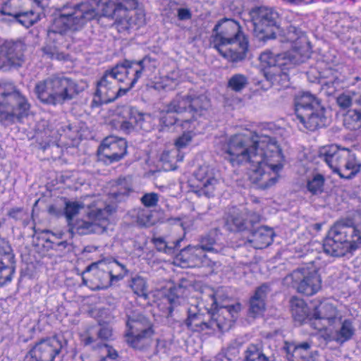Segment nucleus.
I'll return each mask as SVG.
<instances>
[{"label": "nucleus", "instance_id": "1", "mask_svg": "<svg viewBox=\"0 0 361 361\" xmlns=\"http://www.w3.org/2000/svg\"><path fill=\"white\" fill-rule=\"evenodd\" d=\"M216 150L233 166L251 163L250 181L259 188L275 185L285 164L277 142L267 135H258L244 129L216 142Z\"/></svg>", "mask_w": 361, "mask_h": 361}, {"label": "nucleus", "instance_id": "2", "mask_svg": "<svg viewBox=\"0 0 361 361\" xmlns=\"http://www.w3.org/2000/svg\"><path fill=\"white\" fill-rule=\"evenodd\" d=\"M102 16L114 20V25L118 32L128 33L146 23V14L137 0H84L80 4L63 6L54 16L48 31L50 39L56 34L81 28L87 21Z\"/></svg>", "mask_w": 361, "mask_h": 361}, {"label": "nucleus", "instance_id": "3", "mask_svg": "<svg viewBox=\"0 0 361 361\" xmlns=\"http://www.w3.org/2000/svg\"><path fill=\"white\" fill-rule=\"evenodd\" d=\"M281 41L283 43V49L291 48L293 54L266 50L259 57L265 78L273 84L279 83L281 80L288 81L286 71L308 57L307 38L304 33L295 27L290 26Z\"/></svg>", "mask_w": 361, "mask_h": 361}, {"label": "nucleus", "instance_id": "4", "mask_svg": "<svg viewBox=\"0 0 361 361\" xmlns=\"http://www.w3.org/2000/svg\"><path fill=\"white\" fill-rule=\"evenodd\" d=\"M115 207L99 196L85 197L82 202H66L64 214L73 233H103L110 224Z\"/></svg>", "mask_w": 361, "mask_h": 361}, {"label": "nucleus", "instance_id": "5", "mask_svg": "<svg viewBox=\"0 0 361 361\" xmlns=\"http://www.w3.org/2000/svg\"><path fill=\"white\" fill-rule=\"evenodd\" d=\"M219 290L215 293L209 294L212 302L211 307H207L209 322H205L202 314L197 312L195 308L188 310V317L186 319V325L191 330L200 331L206 329L213 331L219 330L224 331L228 330L237 319L241 310V305L236 302L231 305L220 306L218 307L221 300Z\"/></svg>", "mask_w": 361, "mask_h": 361}, {"label": "nucleus", "instance_id": "6", "mask_svg": "<svg viewBox=\"0 0 361 361\" xmlns=\"http://www.w3.org/2000/svg\"><path fill=\"white\" fill-rule=\"evenodd\" d=\"M214 30V47L224 58L230 61L245 59L248 50V42L236 21L224 19L215 26Z\"/></svg>", "mask_w": 361, "mask_h": 361}, {"label": "nucleus", "instance_id": "7", "mask_svg": "<svg viewBox=\"0 0 361 361\" xmlns=\"http://www.w3.org/2000/svg\"><path fill=\"white\" fill-rule=\"evenodd\" d=\"M361 245V221L354 225L343 222L335 224L324 240L325 253L336 257L355 251Z\"/></svg>", "mask_w": 361, "mask_h": 361}, {"label": "nucleus", "instance_id": "8", "mask_svg": "<svg viewBox=\"0 0 361 361\" xmlns=\"http://www.w3.org/2000/svg\"><path fill=\"white\" fill-rule=\"evenodd\" d=\"M79 92L73 80L61 75L39 81L35 87V93L42 103L54 106L73 99Z\"/></svg>", "mask_w": 361, "mask_h": 361}, {"label": "nucleus", "instance_id": "9", "mask_svg": "<svg viewBox=\"0 0 361 361\" xmlns=\"http://www.w3.org/2000/svg\"><path fill=\"white\" fill-rule=\"evenodd\" d=\"M30 104L27 99L11 83H0V121L4 124L13 123L30 114Z\"/></svg>", "mask_w": 361, "mask_h": 361}, {"label": "nucleus", "instance_id": "10", "mask_svg": "<svg viewBox=\"0 0 361 361\" xmlns=\"http://www.w3.org/2000/svg\"><path fill=\"white\" fill-rule=\"evenodd\" d=\"M325 109L319 100L309 92H302L295 98V113L298 119L310 130L324 125Z\"/></svg>", "mask_w": 361, "mask_h": 361}, {"label": "nucleus", "instance_id": "11", "mask_svg": "<svg viewBox=\"0 0 361 361\" xmlns=\"http://www.w3.org/2000/svg\"><path fill=\"white\" fill-rule=\"evenodd\" d=\"M322 278L313 264L302 267L284 279V283L290 285L298 293L307 296L317 293L322 288Z\"/></svg>", "mask_w": 361, "mask_h": 361}, {"label": "nucleus", "instance_id": "12", "mask_svg": "<svg viewBox=\"0 0 361 361\" xmlns=\"http://www.w3.org/2000/svg\"><path fill=\"white\" fill-rule=\"evenodd\" d=\"M250 16L255 35L262 39L276 37L279 31V13L271 8L260 6L253 8Z\"/></svg>", "mask_w": 361, "mask_h": 361}, {"label": "nucleus", "instance_id": "13", "mask_svg": "<svg viewBox=\"0 0 361 361\" xmlns=\"http://www.w3.org/2000/svg\"><path fill=\"white\" fill-rule=\"evenodd\" d=\"M126 342L134 348H142L154 334L153 326L145 317L128 315Z\"/></svg>", "mask_w": 361, "mask_h": 361}, {"label": "nucleus", "instance_id": "14", "mask_svg": "<svg viewBox=\"0 0 361 361\" xmlns=\"http://www.w3.org/2000/svg\"><path fill=\"white\" fill-rule=\"evenodd\" d=\"M215 242L210 238H204L200 246H188L183 249L174 258V264L183 268L195 267L201 265H208L206 251L217 252L214 247Z\"/></svg>", "mask_w": 361, "mask_h": 361}, {"label": "nucleus", "instance_id": "15", "mask_svg": "<svg viewBox=\"0 0 361 361\" xmlns=\"http://www.w3.org/2000/svg\"><path fill=\"white\" fill-rule=\"evenodd\" d=\"M64 342L56 336L36 341L25 356V361H54L64 347Z\"/></svg>", "mask_w": 361, "mask_h": 361}, {"label": "nucleus", "instance_id": "16", "mask_svg": "<svg viewBox=\"0 0 361 361\" xmlns=\"http://www.w3.org/2000/svg\"><path fill=\"white\" fill-rule=\"evenodd\" d=\"M341 319L334 304L326 300L314 307L312 317L310 318V326L321 333L326 327H331L338 323Z\"/></svg>", "mask_w": 361, "mask_h": 361}, {"label": "nucleus", "instance_id": "17", "mask_svg": "<svg viewBox=\"0 0 361 361\" xmlns=\"http://www.w3.org/2000/svg\"><path fill=\"white\" fill-rule=\"evenodd\" d=\"M141 68L140 65L133 63V61H125L107 72L114 78L116 84L118 82L124 84V86L119 87L118 92L120 94H125L140 78L138 73Z\"/></svg>", "mask_w": 361, "mask_h": 361}, {"label": "nucleus", "instance_id": "18", "mask_svg": "<svg viewBox=\"0 0 361 361\" xmlns=\"http://www.w3.org/2000/svg\"><path fill=\"white\" fill-rule=\"evenodd\" d=\"M23 63L22 45L11 41L0 44V69L20 66Z\"/></svg>", "mask_w": 361, "mask_h": 361}, {"label": "nucleus", "instance_id": "19", "mask_svg": "<svg viewBox=\"0 0 361 361\" xmlns=\"http://www.w3.org/2000/svg\"><path fill=\"white\" fill-rule=\"evenodd\" d=\"M126 150L127 143L124 139L109 136L102 141L98 152L101 159L106 158L110 162H114L122 159Z\"/></svg>", "mask_w": 361, "mask_h": 361}, {"label": "nucleus", "instance_id": "20", "mask_svg": "<svg viewBox=\"0 0 361 361\" xmlns=\"http://www.w3.org/2000/svg\"><path fill=\"white\" fill-rule=\"evenodd\" d=\"M123 113V116L119 117L115 124L116 128L126 132L131 130L135 127L145 130H148L150 128L147 125V123L151 120L149 114H142L133 108L125 109Z\"/></svg>", "mask_w": 361, "mask_h": 361}, {"label": "nucleus", "instance_id": "21", "mask_svg": "<svg viewBox=\"0 0 361 361\" xmlns=\"http://www.w3.org/2000/svg\"><path fill=\"white\" fill-rule=\"evenodd\" d=\"M87 272L92 276L89 279V286L92 289L106 288L114 283L105 260L91 264L87 267Z\"/></svg>", "mask_w": 361, "mask_h": 361}, {"label": "nucleus", "instance_id": "22", "mask_svg": "<svg viewBox=\"0 0 361 361\" xmlns=\"http://www.w3.org/2000/svg\"><path fill=\"white\" fill-rule=\"evenodd\" d=\"M14 255L8 243L0 238V284L10 281L15 271Z\"/></svg>", "mask_w": 361, "mask_h": 361}, {"label": "nucleus", "instance_id": "23", "mask_svg": "<svg viewBox=\"0 0 361 361\" xmlns=\"http://www.w3.org/2000/svg\"><path fill=\"white\" fill-rule=\"evenodd\" d=\"M335 326L336 324L326 327L319 333L320 336L326 341H334L343 344L351 339L355 332V329L350 319L343 321L337 329H335Z\"/></svg>", "mask_w": 361, "mask_h": 361}, {"label": "nucleus", "instance_id": "24", "mask_svg": "<svg viewBox=\"0 0 361 361\" xmlns=\"http://www.w3.org/2000/svg\"><path fill=\"white\" fill-rule=\"evenodd\" d=\"M118 92L119 87L114 78L106 71L97 82L95 96L99 98L100 102L108 103L123 95L120 94Z\"/></svg>", "mask_w": 361, "mask_h": 361}, {"label": "nucleus", "instance_id": "25", "mask_svg": "<svg viewBox=\"0 0 361 361\" xmlns=\"http://www.w3.org/2000/svg\"><path fill=\"white\" fill-rule=\"evenodd\" d=\"M195 176L199 182L197 188L200 195L212 196L219 183L214 170L208 166H202L197 170Z\"/></svg>", "mask_w": 361, "mask_h": 361}, {"label": "nucleus", "instance_id": "26", "mask_svg": "<svg viewBox=\"0 0 361 361\" xmlns=\"http://www.w3.org/2000/svg\"><path fill=\"white\" fill-rule=\"evenodd\" d=\"M348 149L340 148L336 145H330L321 147L319 152V157L336 173L345 158L348 157Z\"/></svg>", "mask_w": 361, "mask_h": 361}, {"label": "nucleus", "instance_id": "27", "mask_svg": "<svg viewBox=\"0 0 361 361\" xmlns=\"http://www.w3.org/2000/svg\"><path fill=\"white\" fill-rule=\"evenodd\" d=\"M259 216L249 215L246 212H238L234 210L226 220V226L228 230L233 232L242 231L248 228L249 224L258 221Z\"/></svg>", "mask_w": 361, "mask_h": 361}, {"label": "nucleus", "instance_id": "28", "mask_svg": "<svg viewBox=\"0 0 361 361\" xmlns=\"http://www.w3.org/2000/svg\"><path fill=\"white\" fill-rule=\"evenodd\" d=\"M197 124L195 119L185 120L182 123L181 126L185 130L174 140V145L177 149L180 151L191 144L192 139L197 135Z\"/></svg>", "mask_w": 361, "mask_h": 361}, {"label": "nucleus", "instance_id": "29", "mask_svg": "<svg viewBox=\"0 0 361 361\" xmlns=\"http://www.w3.org/2000/svg\"><path fill=\"white\" fill-rule=\"evenodd\" d=\"M286 348L289 361H314V357L310 351V344L307 342L298 345L286 344Z\"/></svg>", "mask_w": 361, "mask_h": 361}, {"label": "nucleus", "instance_id": "30", "mask_svg": "<svg viewBox=\"0 0 361 361\" xmlns=\"http://www.w3.org/2000/svg\"><path fill=\"white\" fill-rule=\"evenodd\" d=\"M361 164L356 159L355 154L348 151V156L343 161V163L337 170V173L341 178H351L360 172Z\"/></svg>", "mask_w": 361, "mask_h": 361}, {"label": "nucleus", "instance_id": "31", "mask_svg": "<svg viewBox=\"0 0 361 361\" xmlns=\"http://www.w3.org/2000/svg\"><path fill=\"white\" fill-rule=\"evenodd\" d=\"M290 307L294 320L302 323H308L310 325V318L312 317L313 312L307 306L303 300L293 298L290 301Z\"/></svg>", "mask_w": 361, "mask_h": 361}, {"label": "nucleus", "instance_id": "32", "mask_svg": "<svg viewBox=\"0 0 361 361\" xmlns=\"http://www.w3.org/2000/svg\"><path fill=\"white\" fill-rule=\"evenodd\" d=\"M179 82V71H173L170 75L165 77H154L151 80L147 86L156 90H170L174 89Z\"/></svg>", "mask_w": 361, "mask_h": 361}, {"label": "nucleus", "instance_id": "33", "mask_svg": "<svg viewBox=\"0 0 361 361\" xmlns=\"http://www.w3.org/2000/svg\"><path fill=\"white\" fill-rule=\"evenodd\" d=\"M267 292V287L262 286L258 288L253 297L250 300L249 313L252 317L262 316L265 310V298Z\"/></svg>", "mask_w": 361, "mask_h": 361}, {"label": "nucleus", "instance_id": "34", "mask_svg": "<svg viewBox=\"0 0 361 361\" xmlns=\"http://www.w3.org/2000/svg\"><path fill=\"white\" fill-rule=\"evenodd\" d=\"M325 78L326 80L322 82V88L328 94L333 95L343 87L344 77L340 73L329 70Z\"/></svg>", "mask_w": 361, "mask_h": 361}, {"label": "nucleus", "instance_id": "35", "mask_svg": "<svg viewBox=\"0 0 361 361\" xmlns=\"http://www.w3.org/2000/svg\"><path fill=\"white\" fill-rule=\"evenodd\" d=\"M273 237L274 232L272 229L267 227H260L253 233L252 238L249 241L255 248L262 249L273 242Z\"/></svg>", "mask_w": 361, "mask_h": 361}, {"label": "nucleus", "instance_id": "36", "mask_svg": "<svg viewBox=\"0 0 361 361\" xmlns=\"http://www.w3.org/2000/svg\"><path fill=\"white\" fill-rule=\"evenodd\" d=\"M37 0H8L1 8V13L6 15L15 14L23 9L32 8L38 5Z\"/></svg>", "mask_w": 361, "mask_h": 361}, {"label": "nucleus", "instance_id": "37", "mask_svg": "<svg viewBox=\"0 0 361 361\" xmlns=\"http://www.w3.org/2000/svg\"><path fill=\"white\" fill-rule=\"evenodd\" d=\"M160 160L164 164L166 170H174L176 169V164L183 160V154L175 147L164 151Z\"/></svg>", "mask_w": 361, "mask_h": 361}, {"label": "nucleus", "instance_id": "38", "mask_svg": "<svg viewBox=\"0 0 361 361\" xmlns=\"http://www.w3.org/2000/svg\"><path fill=\"white\" fill-rule=\"evenodd\" d=\"M9 16H13L21 25L26 27L32 26L39 20V15L32 11V8L23 9Z\"/></svg>", "mask_w": 361, "mask_h": 361}, {"label": "nucleus", "instance_id": "39", "mask_svg": "<svg viewBox=\"0 0 361 361\" xmlns=\"http://www.w3.org/2000/svg\"><path fill=\"white\" fill-rule=\"evenodd\" d=\"M325 179L323 175L319 173H314L308 176L306 183L307 190L312 195H317L322 192Z\"/></svg>", "mask_w": 361, "mask_h": 361}, {"label": "nucleus", "instance_id": "40", "mask_svg": "<svg viewBox=\"0 0 361 361\" xmlns=\"http://www.w3.org/2000/svg\"><path fill=\"white\" fill-rule=\"evenodd\" d=\"M104 260L106 261V264H107L113 282L120 281L126 275L128 270L125 265L119 263L116 260Z\"/></svg>", "mask_w": 361, "mask_h": 361}, {"label": "nucleus", "instance_id": "41", "mask_svg": "<svg viewBox=\"0 0 361 361\" xmlns=\"http://www.w3.org/2000/svg\"><path fill=\"white\" fill-rule=\"evenodd\" d=\"M109 194V198L120 201L123 197L128 195L131 188L126 178L120 179L115 185Z\"/></svg>", "mask_w": 361, "mask_h": 361}, {"label": "nucleus", "instance_id": "42", "mask_svg": "<svg viewBox=\"0 0 361 361\" xmlns=\"http://www.w3.org/2000/svg\"><path fill=\"white\" fill-rule=\"evenodd\" d=\"M344 126L352 130L361 128V113L357 110H349L344 115Z\"/></svg>", "mask_w": 361, "mask_h": 361}, {"label": "nucleus", "instance_id": "43", "mask_svg": "<svg viewBox=\"0 0 361 361\" xmlns=\"http://www.w3.org/2000/svg\"><path fill=\"white\" fill-rule=\"evenodd\" d=\"M189 109V97L178 94L168 105L167 113H181Z\"/></svg>", "mask_w": 361, "mask_h": 361}, {"label": "nucleus", "instance_id": "44", "mask_svg": "<svg viewBox=\"0 0 361 361\" xmlns=\"http://www.w3.org/2000/svg\"><path fill=\"white\" fill-rule=\"evenodd\" d=\"M356 95H359V97L355 99V102L361 106V92H355L351 90L340 94L336 99L337 104L342 109L348 108L352 104L353 98Z\"/></svg>", "mask_w": 361, "mask_h": 361}, {"label": "nucleus", "instance_id": "45", "mask_svg": "<svg viewBox=\"0 0 361 361\" xmlns=\"http://www.w3.org/2000/svg\"><path fill=\"white\" fill-rule=\"evenodd\" d=\"M247 84V78L240 73L234 74L228 81V87L235 92H240Z\"/></svg>", "mask_w": 361, "mask_h": 361}, {"label": "nucleus", "instance_id": "46", "mask_svg": "<svg viewBox=\"0 0 361 361\" xmlns=\"http://www.w3.org/2000/svg\"><path fill=\"white\" fill-rule=\"evenodd\" d=\"M209 106V101L205 96L190 99L189 98V109L190 112L201 114V111Z\"/></svg>", "mask_w": 361, "mask_h": 361}, {"label": "nucleus", "instance_id": "47", "mask_svg": "<svg viewBox=\"0 0 361 361\" xmlns=\"http://www.w3.org/2000/svg\"><path fill=\"white\" fill-rule=\"evenodd\" d=\"M133 63L139 64L142 68L138 73L139 78L141 77L142 73L149 76V73L154 72L158 65V62L150 57H145L140 61H133Z\"/></svg>", "mask_w": 361, "mask_h": 361}, {"label": "nucleus", "instance_id": "48", "mask_svg": "<svg viewBox=\"0 0 361 361\" xmlns=\"http://www.w3.org/2000/svg\"><path fill=\"white\" fill-rule=\"evenodd\" d=\"M133 292L140 297L147 298V286L146 281L141 276H135L130 284Z\"/></svg>", "mask_w": 361, "mask_h": 361}, {"label": "nucleus", "instance_id": "49", "mask_svg": "<svg viewBox=\"0 0 361 361\" xmlns=\"http://www.w3.org/2000/svg\"><path fill=\"white\" fill-rule=\"evenodd\" d=\"M181 238L174 243L173 246H169L168 243L162 238H154L152 239L153 243L159 251L164 252L166 254H172L173 248L179 246Z\"/></svg>", "mask_w": 361, "mask_h": 361}, {"label": "nucleus", "instance_id": "50", "mask_svg": "<svg viewBox=\"0 0 361 361\" xmlns=\"http://www.w3.org/2000/svg\"><path fill=\"white\" fill-rule=\"evenodd\" d=\"M173 112L167 113V106L159 111L154 113V116L157 117L159 122L164 126H169L173 125L176 122V117L172 115Z\"/></svg>", "mask_w": 361, "mask_h": 361}, {"label": "nucleus", "instance_id": "51", "mask_svg": "<svg viewBox=\"0 0 361 361\" xmlns=\"http://www.w3.org/2000/svg\"><path fill=\"white\" fill-rule=\"evenodd\" d=\"M173 345L171 340L159 339L157 341V351L161 356L169 355L173 352Z\"/></svg>", "mask_w": 361, "mask_h": 361}, {"label": "nucleus", "instance_id": "52", "mask_svg": "<svg viewBox=\"0 0 361 361\" xmlns=\"http://www.w3.org/2000/svg\"><path fill=\"white\" fill-rule=\"evenodd\" d=\"M264 355L256 345H250L245 353L246 361H258Z\"/></svg>", "mask_w": 361, "mask_h": 361}, {"label": "nucleus", "instance_id": "53", "mask_svg": "<svg viewBox=\"0 0 361 361\" xmlns=\"http://www.w3.org/2000/svg\"><path fill=\"white\" fill-rule=\"evenodd\" d=\"M159 199V197L157 193L149 192L142 197L141 202L147 207H152L157 204Z\"/></svg>", "mask_w": 361, "mask_h": 361}, {"label": "nucleus", "instance_id": "54", "mask_svg": "<svg viewBox=\"0 0 361 361\" xmlns=\"http://www.w3.org/2000/svg\"><path fill=\"white\" fill-rule=\"evenodd\" d=\"M102 357L106 360V359L115 360L118 357L117 352L108 345H102L99 348Z\"/></svg>", "mask_w": 361, "mask_h": 361}, {"label": "nucleus", "instance_id": "55", "mask_svg": "<svg viewBox=\"0 0 361 361\" xmlns=\"http://www.w3.org/2000/svg\"><path fill=\"white\" fill-rule=\"evenodd\" d=\"M44 52L47 55H48L51 59H55L57 60H66L68 58V56L59 52V48L56 47H54L53 50H51V47H46L44 48Z\"/></svg>", "mask_w": 361, "mask_h": 361}, {"label": "nucleus", "instance_id": "56", "mask_svg": "<svg viewBox=\"0 0 361 361\" xmlns=\"http://www.w3.org/2000/svg\"><path fill=\"white\" fill-rule=\"evenodd\" d=\"M169 290L171 291V293L167 296L166 299L169 302V303L172 305L176 302V298H178L180 294L183 293V288L180 286H173V288L170 287Z\"/></svg>", "mask_w": 361, "mask_h": 361}, {"label": "nucleus", "instance_id": "57", "mask_svg": "<svg viewBox=\"0 0 361 361\" xmlns=\"http://www.w3.org/2000/svg\"><path fill=\"white\" fill-rule=\"evenodd\" d=\"M98 336L101 339L109 340L112 336V329L109 325L101 326Z\"/></svg>", "mask_w": 361, "mask_h": 361}, {"label": "nucleus", "instance_id": "58", "mask_svg": "<svg viewBox=\"0 0 361 361\" xmlns=\"http://www.w3.org/2000/svg\"><path fill=\"white\" fill-rule=\"evenodd\" d=\"M151 217V215L148 213L145 214V212H142L138 216V223L144 226H149L153 224Z\"/></svg>", "mask_w": 361, "mask_h": 361}, {"label": "nucleus", "instance_id": "59", "mask_svg": "<svg viewBox=\"0 0 361 361\" xmlns=\"http://www.w3.org/2000/svg\"><path fill=\"white\" fill-rule=\"evenodd\" d=\"M178 18L180 20H188L191 18V12L188 8H180L177 11Z\"/></svg>", "mask_w": 361, "mask_h": 361}, {"label": "nucleus", "instance_id": "60", "mask_svg": "<svg viewBox=\"0 0 361 361\" xmlns=\"http://www.w3.org/2000/svg\"><path fill=\"white\" fill-rule=\"evenodd\" d=\"M283 1L294 4V5H301V4H307L312 3V0H283Z\"/></svg>", "mask_w": 361, "mask_h": 361}, {"label": "nucleus", "instance_id": "61", "mask_svg": "<svg viewBox=\"0 0 361 361\" xmlns=\"http://www.w3.org/2000/svg\"><path fill=\"white\" fill-rule=\"evenodd\" d=\"M219 359L221 360V361H231L232 359H233V357H231V356H228L226 353H222L221 354H219Z\"/></svg>", "mask_w": 361, "mask_h": 361}, {"label": "nucleus", "instance_id": "62", "mask_svg": "<svg viewBox=\"0 0 361 361\" xmlns=\"http://www.w3.org/2000/svg\"><path fill=\"white\" fill-rule=\"evenodd\" d=\"M258 361H269V360H268V358H267L265 355H264V356H263L262 357H261V359H259Z\"/></svg>", "mask_w": 361, "mask_h": 361}, {"label": "nucleus", "instance_id": "63", "mask_svg": "<svg viewBox=\"0 0 361 361\" xmlns=\"http://www.w3.org/2000/svg\"><path fill=\"white\" fill-rule=\"evenodd\" d=\"M180 226L183 228V229L185 231L186 229V226H185L184 222H180Z\"/></svg>", "mask_w": 361, "mask_h": 361}]
</instances>
